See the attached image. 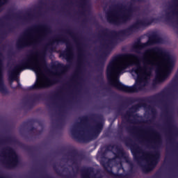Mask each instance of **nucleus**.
<instances>
[{"instance_id":"obj_5","label":"nucleus","mask_w":178,"mask_h":178,"mask_svg":"<svg viewBox=\"0 0 178 178\" xmlns=\"http://www.w3.org/2000/svg\"><path fill=\"white\" fill-rule=\"evenodd\" d=\"M25 69H31V70H33L38 75L42 73V66L40 64V61L38 60V54H30L28 56L27 62L15 66L11 74L13 76H16L19 72L25 70Z\"/></svg>"},{"instance_id":"obj_15","label":"nucleus","mask_w":178,"mask_h":178,"mask_svg":"<svg viewBox=\"0 0 178 178\" xmlns=\"http://www.w3.org/2000/svg\"><path fill=\"white\" fill-rule=\"evenodd\" d=\"M115 17H116L115 16V15L112 14V15H111H111H108V16L107 19L108 20V22H110L111 23H112V22H113Z\"/></svg>"},{"instance_id":"obj_21","label":"nucleus","mask_w":178,"mask_h":178,"mask_svg":"<svg viewBox=\"0 0 178 178\" xmlns=\"http://www.w3.org/2000/svg\"><path fill=\"white\" fill-rule=\"evenodd\" d=\"M149 42H151V44H156V41H155V40L152 41V39H149Z\"/></svg>"},{"instance_id":"obj_1","label":"nucleus","mask_w":178,"mask_h":178,"mask_svg":"<svg viewBox=\"0 0 178 178\" xmlns=\"http://www.w3.org/2000/svg\"><path fill=\"white\" fill-rule=\"evenodd\" d=\"M143 60L144 66L141 67L140 58L136 54H124L113 58L107 67V77L112 86L118 90H136L135 86L123 85L118 79L119 76L122 74L123 70L133 65L137 66L134 70L136 74L145 81L151 78V68L148 66L156 67V80L159 83L168 79L175 66V59L172 56L166 53L158 51L155 49L146 50L143 54Z\"/></svg>"},{"instance_id":"obj_6","label":"nucleus","mask_w":178,"mask_h":178,"mask_svg":"<svg viewBox=\"0 0 178 178\" xmlns=\"http://www.w3.org/2000/svg\"><path fill=\"white\" fill-rule=\"evenodd\" d=\"M0 153V159L8 169H13L19 165V157L12 147H6Z\"/></svg>"},{"instance_id":"obj_2","label":"nucleus","mask_w":178,"mask_h":178,"mask_svg":"<svg viewBox=\"0 0 178 178\" xmlns=\"http://www.w3.org/2000/svg\"><path fill=\"white\" fill-rule=\"evenodd\" d=\"M95 118L104 120L103 116L85 115L79 118V122H76L72 125L71 134L76 141L90 143L99 136L104 128V124L102 122H97L95 125H91L92 122H95Z\"/></svg>"},{"instance_id":"obj_26","label":"nucleus","mask_w":178,"mask_h":178,"mask_svg":"<svg viewBox=\"0 0 178 178\" xmlns=\"http://www.w3.org/2000/svg\"><path fill=\"white\" fill-rule=\"evenodd\" d=\"M146 134H148V132H145Z\"/></svg>"},{"instance_id":"obj_10","label":"nucleus","mask_w":178,"mask_h":178,"mask_svg":"<svg viewBox=\"0 0 178 178\" xmlns=\"http://www.w3.org/2000/svg\"><path fill=\"white\" fill-rule=\"evenodd\" d=\"M73 90H57L56 93L54 95L55 99H57L58 101H65L66 98H68L69 94L72 92Z\"/></svg>"},{"instance_id":"obj_25","label":"nucleus","mask_w":178,"mask_h":178,"mask_svg":"<svg viewBox=\"0 0 178 178\" xmlns=\"http://www.w3.org/2000/svg\"><path fill=\"white\" fill-rule=\"evenodd\" d=\"M152 112L154 113V112H155V109H152Z\"/></svg>"},{"instance_id":"obj_16","label":"nucleus","mask_w":178,"mask_h":178,"mask_svg":"<svg viewBox=\"0 0 178 178\" xmlns=\"http://www.w3.org/2000/svg\"><path fill=\"white\" fill-rule=\"evenodd\" d=\"M3 81V77H2V65H0V84Z\"/></svg>"},{"instance_id":"obj_4","label":"nucleus","mask_w":178,"mask_h":178,"mask_svg":"<svg viewBox=\"0 0 178 178\" xmlns=\"http://www.w3.org/2000/svg\"><path fill=\"white\" fill-rule=\"evenodd\" d=\"M124 156V152H123V149H118L117 153L115 154V156L113 159H108L106 157H102L100 160V163L103 166L104 170H106L109 176L113 178H129L128 175L123 174H118L113 172L112 171V168L113 166H116L117 165H120L121 169L124 170L123 168V165H122V158Z\"/></svg>"},{"instance_id":"obj_12","label":"nucleus","mask_w":178,"mask_h":178,"mask_svg":"<svg viewBox=\"0 0 178 178\" xmlns=\"http://www.w3.org/2000/svg\"><path fill=\"white\" fill-rule=\"evenodd\" d=\"M149 131H152V136H154V140L152 141L147 140L148 143H153L155 145H159L162 144V139L161 138V134H159L156 131L149 129Z\"/></svg>"},{"instance_id":"obj_24","label":"nucleus","mask_w":178,"mask_h":178,"mask_svg":"<svg viewBox=\"0 0 178 178\" xmlns=\"http://www.w3.org/2000/svg\"><path fill=\"white\" fill-rule=\"evenodd\" d=\"M127 162L128 163H129L130 166H133V163H130V162H129V161H127Z\"/></svg>"},{"instance_id":"obj_8","label":"nucleus","mask_w":178,"mask_h":178,"mask_svg":"<svg viewBox=\"0 0 178 178\" xmlns=\"http://www.w3.org/2000/svg\"><path fill=\"white\" fill-rule=\"evenodd\" d=\"M81 178H102L99 172L95 173V169L91 167H84L81 170Z\"/></svg>"},{"instance_id":"obj_14","label":"nucleus","mask_w":178,"mask_h":178,"mask_svg":"<svg viewBox=\"0 0 178 178\" xmlns=\"http://www.w3.org/2000/svg\"><path fill=\"white\" fill-rule=\"evenodd\" d=\"M131 130H133L134 131H138V130H140V131H143V129H141V127H132Z\"/></svg>"},{"instance_id":"obj_7","label":"nucleus","mask_w":178,"mask_h":178,"mask_svg":"<svg viewBox=\"0 0 178 178\" xmlns=\"http://www.w3.org/2000/svg\"><path fill=\"white\" fill-rule=\"evenodd\" d=\"M55 83V81H52V79L48 77H41L39 78L36 83L31 87L30 90H37L38 88H45L47 87H49V86H52Z\"/></svg>"},{"instance_id":"obj_23","label":"nucleus","mask_w":178,"mask_h":178,"mask_svg":"<svg viewBox=\"0 0 178 178\" xmlns=\"http://www.w3.org/2000/svg\"><path fill=\"white\" fill-rule=\"evenodd\" d=\"M137 101H139V100H138V99H132V100L131 101V102L134 103V102H137Z\"/></svg>"},{"instance_id":"obj_11","label":"nucleus","mask_w":178,"mask_h":178,"mask_svg":"<svg viewBox=\"0 0 178 178\" xmlns=\"http://www.w3.org/2000/svg\"><path fill=\"white\" fill-rule=\"evenodd\" d=\"M69 156L70 159L68 160V162H72V165L74 163L75 165H77L78 163H80V161H81V158L80 157L79 152H77L76 150H72L71 152H70Z\"/></svg>"},{"instance_id":"obj_22","label":"nucleus","mask_w":178,"mask_h":178,"mask_svg":"<svg viewBox=\"0 0 178 178\" xmlns=\"http://www.w3.org/2000/svg\"><path fill=\"white\" fill-rule=\"evenodd\" d=\"M147 45H148V43H145V44H140V46H142L143 47H147Z\"/></svg>"},{"instance_id":"obj_13","label":"nucleus","mask_w":178,"mask_h":178,"mask_svg":"<svg viewBox=\"0 0 178 178\" xmlns=\"http://www.w3.org/2000/svg\"><path fill=\"white\" fill-rule=\"evenodd\" d=\"M38 99H40V95L38 94L31 95L29 97V101L30 102H37Z\"/></svg>"},{"instance_id":"obj_9","label":"nucleus","mask_w":178,"mask_h":178,"mask_svg":"<svg viewBox=\"0 0 178 178\" xmlns=\"http://www.w3.org/2000/svg\"><path fill=\"white\" fill-rule=\"evenodd\" d=\"M140 108H147V104L145 103H139L134 106H132L129 111H127L125 115L122 117V119H125L128 123H134V122L130 120V118L133 115V112H137Z\"/></svg>"},{"instance_id":"obj_17","label":"nucleus","mask_w":178,"mask_h":178,"mask_svg":"<svg viewBox=\"0 0 178 178\" xmlns=\"http://www.w3.org/2000/svg\"><path fill=\"white\" fill-rule=\"evenodd\" d=\"M124 92H138L137 90H123Z\"/></svg>"},{"instance_id":"obj_3","label":"nucleus","mask_w":178,"mask_h":178,"mask_svg":"<svg viewBox=\"0 0 178 178\" xmlns=\"http://www.w3.org/2000/svg\"><path fill=\"white\" fill-rule=\"evenodd\" d=\"M131 152L138 165H140V161H146L145 165H140L143 173L151 172L158 165L161 158V153L159 152H155L154 154L151 152H145L140 147H131Z\"/></svg>"},{"instance_id":"obj_18","label":"nucleus","mask_w":178,"mask_h":178,"mask_svg":"<svg viewBox=\"0 0 178 178\" xmlns=\"http://www.w3.org/2000/svg\"><path fill=\"white\" fill-rule=\"evenodd\" d=\"M8 2V0H0V6H2V5H5Z\"/></svg>"},{"instance_id":"obj_20","label":"nucleus","mask_w":178,"mask_h":178,"mask_svg":"<svg viewBox=\"0 0 178 178\" xmlns=\"http://www.w3.org/2000/svg\"><path fill=\"white\" fill-rule=\"evenodd\" d=\"M1 94H5L6 92H8V90H0Z\"/></svg>"},{"instance_id":"obj_19","label":"nucleus","mask_w":178,"mask_h":178,"mask_svg":"<svg viewBox=\"0 0 178 178\" xmlns=\"http://www.w3.org/2000/svg\"><path fill=\"white\" fill-rule=\"evenodd\" d=\"M74 165H75V166L76 168V170H79V163L78 164H76V163L73 164V163H72V168L74 166ZM72 169H74V168H72Z\"/></svg>"}]
</instances>
